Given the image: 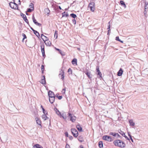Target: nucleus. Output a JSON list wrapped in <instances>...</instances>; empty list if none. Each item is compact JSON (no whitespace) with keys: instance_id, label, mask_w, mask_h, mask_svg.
Here are the masks:
<instances>
[{"instance_id":"obj_2","label":"nucleus","mask_w":148,"mask_h":148,"mask_svg":"<svg viewBox=\"0 0 148 148\" xmlns=\"http://www.w3.org/2000/svg\"><path fill=\"white\" fill-rule=\"evenodd\" d=\"M68 118L70 119V120L72 122H74L76 119V117L73 114L69 112L68 114Z\"/></svg>"},{"instance_id":"obj_7","label":"nucleus","mask_w":148,"mask_h":148,"mask_svg":"<svg viewBox=\"0 0 148 148\" xmlns=\"http://www.w3.org/2000/svg\"><path fill=\"white\" fill-rule=\"evenodd\" d=\"M102 139L103 140L109 142H111L112 140V138L110 136H108L107 135H105L103 136L102 137Z\"/></svg>"},{"instance_id":"obj_45","label":"nucleus","mask_w":148,"mask_h":148,"mask_svg":"<svg viewBox=\"0 0 148 148\" xmlns=\"http://www.w3.org/2000/svg\"><path fill=\"white\" fill-rule=\"evenodd\" d=\"M65 147L66 148H71L69 145L68 144H66Z\"/></svg>"},{"instance_id":"obj_21","label":"nucleus","mask_w":148,"mask_h":148,"mask_svg":"<svg viewBox=\"0 0 148 148\" xmlns=\"http://www.w3.org/2000/svg\"><path fill=\"white\" fill-rule=\"evenodd\" d=\"M41 38L44 42L47 40L48 39V38L45 36L43 35V34H42L41 35Z\"/></svg>"},{"instance_id":"obj_4","label":"nucleus","mask_w":148,"mask_h":148,"mask_svg":"<svg viewBox=\"0 0 148 148\" xmlns=\"http://www.w3.org/2000/svg\"><path fill=\"white\" fill-rule=\"evenodd\" d=\"M9 5L10 7L12 9L15 10L18 9V5L17 4H16L14 2H10L9 3Z\"/></svg>"},{"instance_id":"obj_63","label":"nucleus","mask_w":148,"mask_h":148,"mask_svg":"<svg viewBox=\"0 0 148 148\" xmlns=\"http://www.w3.org/2000/svg\"><path fill=\"white\" fill-rule=\"evenodd\" d=\"M73 21L74 22H75V20H73Z\"/></svg>"},{"instance_id":"obj_55","label":"nucleus","mask_w":148,"mask_h":148,"mask_svg":"<svg viewBox=\"0 0 148 148\" xmlns=\"http://www.w3.org/2000/svg\"><path fill=\"white\" fill-rule=\"evenodd\" d=\"M127 133L128 134V135L129 136V137H130V136H132L130 134V133L129 132H128Z\"/></svg>"},{"instance_id":"obj_31","label":"nucleus","mask_w":148,"mask_h":148,"mask_svg":"<svg viewBox=\"0 0 148 148\" xmlns=\"http://www.w3.org/2000/svg\"><path fill=\"white\" fill-rule=\"evenodd\" d=\"M145 11H147L148 10V3H146L145 6Z\"/></svg>"},{"instance_id":"obj_27","label":"nucleus","mask_w":148,"mask_h":148,"mask_svg":"<svg viewBox=\"0 0 148 148\" xmlns=\"http://www.w3.org/2000/svg\"><path fill=\"white\" fill-rule=\"evenodd\" d=\"M54 110L56 111V113L57 114V115L60 116V115L61 114V112L56 108H54Z\"/></svg>"},{"instance_id":"obj_29","label":"nucleus","mask_w":148,"mask_h":148,"mask_svg":"<svg viewBox=\"0 0 148 148\" xmlns=\"http://www.w3.org/2000/svg\"><path fill=\"white\" fill-rule=\"evenodd\" d=\"M14 2L18 5L21 4V2L20 0H14Z\"/></svg>"},{"instance_id":"obj_59","label":"nucleus","mask_w":148,"mask_h":148,"mask_svg":"<svg viewBox=\"0 0 148 148\" xmlns=\"http://www.w3.org/2000/svg\"><path fill=\"white\" fill-rule=\"evenodd\" d=\"M60 53L61 55H64V54H63L62 53V51H61V52H60Z\"/></svg>"},{"instance_id":"obj_51","label":"nucleus","mask_w":148,"mask_h":148,"mask_svg":"<svg viewBox=\"0 0 148 148\" xmlns=\"http://www.w3.org/2000/svg\"><path fill=\"white\" fill-rule=\"evenodd\" d=\"M116 136L117 137H121V136H120L118 134L116 133Z\"/></svg>"},{"instance_id":"obj_3","label":"nucleus","mask_w":148,"mask_h":148,"mask_svg":"<svg viewBox=\"0 0 148 148\" xmlns=\"http://www.w3.org/2000/svg\"><path fill=\"white\" fill-rule=\"evenodd\" d=\"M71 133L74 137L77 138L78 135V132L75 128H72L71 130Z\"/></svg>"},{"instance_id":"obj_22","label":"nucleus","mask_w":148,"mask_h":148,"mask_svg":"<svg viewBox=\"0 0 148 148\" xmlns=\"http://www.w3.org/2000/svg\"><path fill=\"white\" fill-rule=\"evenodd\" d=\"M42 77H43V78L41 79V82L40 83L42 84H46L45 76V75H43Z\"/></svg>"},{"instance_id":"obj_52","label":"nucleus","mask_w":148,"mask_h":148,"mask_svg":"<svg viewBox=\"0 0 148 148\" xmlns=\"http://www.w3.org/2000/svg\"><path fill=\"white\" fill-rule=\"evenodd\" d=\"M109 25L108 26V32L110 30V22H109Z\"/></svg>"},{"instance_id":"obj_17","label":"nucleus","mask_w":148,"mask_h":148,"mask_svg":"<svg viewBox=\"0 0 148 148\" xmlns=\"http://www.w3.org/2000/svg\"><path fill=\"white\" fill-rule=\"evenodd\" d=\"M33 148H43L42 147L38 144H36L34 145L33 147Z\"/></svg>"},{"instance_id":"obj_20","label":"nucleus","mask_w":148,"mask_h":148,"mask_svg":"<svg viewBox=\"0 0 148 148\" xmlns=\"http://www.w3.org/2000/svg\"><path fill=\"white\" fill-rule=\"evenodd\" d=\"M76 127L77 130L79 132H82L83 131L82 129V127L80 126V125L79 124L76 126Z\"/></svg>"},{"instance_id":"obj_47","label":"nucleus","mask_w":148,"mask_h":148,"mask_svg":"<svg viewBox=\"0 0 148 148\" xmlns=\"http://www.w3.org/2000/svg\"><path fill=\"white\" fill-rule=\"evenodd\" d=\"M62 98V96H59V97H58V98L59 100L61 99Z\"/></svg>"},{"instance_id":"obj_34","label":"nucleus","mask_w":148,"mask_h":148,"mask_svg":"<svg viewBox=\"0 0 148 148\" xmlns=\"http://www.w3.org/2000/svg\"><path fill=\"white\" fill-rule=\"evenodd\" d=\"M45 65H41V69L42 71V73L43 74L44 73V71L45 69Z\"/></svg>"},{"instance_id":"obj_13","label":"nucleus","mask_w":148,"mask_h":148,"mask_svg":"<svg viewBox=\"0 0 148 148\" xmlns=\"http://www.w3.org/2000/svg\"><path fill=\"white\" fill-rule=\"evenodd\" d=\"M48 95L49 97H55L54 92L50 90L48 91Z\"/></svg>"},{"instance_id":"obj_41","label":"nucleus","mask_w":148,"mask_h":148,"mask_svg":"<svg viewBox=\"0 0 148 148\" xmlns=\"http://www.w3.org/2000/svg\"><path fill=\"white\" fill-rule=\"evenodd\" d=\"M116 133H113V132H111L110 133V134L111 135H112L113 136H116Z\"/></svg>"},{"instance_id":"obj_57","label":"nucleus","mask_w":148,"mask_h":148,"mask_svg":"<svg viewBox=\"0 0 148 148\" xmlns=\"http://www.w3.org/2000/svg\"><path fill=\"white\" fill-rule=\"evenodd\" d=\"M147 11H144V14H146V13H147Z\"/></svg>"},{"instance_id":"obj_37","label":"nucleus","mask_w":148,"mask_h":148,"mask_svg":"<svg viewBox=\"0 0 148 148\" xmlns=\"http://www.w3.org/2000/svg\"><path fill=\"white\" fill-rule=\"evenodd\" d=\"M22 35L23 37V38L22 40V42H23L24 40L25 39H26L27 38V36H26V35H25V34L24 33H23L22 34Z\"/></svg>"},{"instance_id":"obj_42","label":"nucleus","mask_w":148,"mask_h":148,"mask_svg":"<svg viewBox=\"0 0 148 148\" xmlns=\"http://www.w3.org/2000/svg\"><path fill=\"white\" fill-rule=\"evenodd\" d=\"M119 133L123 136L124 135L125 136V133L123 131H121Z\"/></svg>"},{"instance_id":"obj_23","label":"nucleus","mask_w":148,"mask_h":148,"mask_svg":"<svg viewBox=\"0 0 148 148\" xmlns=\"http://www.w3.org/2000/svg\"><path fill=\"white\" fill-rule=\"evenodd\" d=\"M129 123L130 124V125L132 126H134L135 125V123L134 122L133 120L132 119H130L129 120Z\"/></svg>"},{"instance_id":"obj_28","label":"nucleus","mask_w":148,"mask_h":148,"mask_svg":"<svg viewBox=\"0 0 148 148\" xmlns=\"http://www.w3.org/2000/svg\"><path fill=\"white\" fill-rule=\"evenodd\" d=\"M99 146L100 148H103V143L101 141H100L99 142Z\"/></svg>"},{"instance_id":"obj_19","label":"nucleus","mask_w":148,"mask_h":148,"mask_svg":"<svg viewBox=\"0 0 148 148\" xmlns=\"http://www.w3.org/2000/svg\"><path fill=\"white\" fill-rule=\"evenodd\" d=\"M60 118L62 117L64 120L66 119L67 118V116L66 113H64L62 114H61L60 116Z\"/></svg>"},{"instance_id":"obj_1","label":"nucleus","mask_w":148,"mask_h":148,"mask_svg":"<svg viewBox=\"0 0 148 148\" xmlns=\"http://www.w3.org/2000/svg\"><path fill=\"white\" fill-rule=\"evenodd\" d=\"M113 143L116 146L122 148H124L125 147V144L124 143L120 140H115Z\"/></svg>"},{"instance_id":"obj_14","label":"nucleus","mask_w":148,"mask_h":148,"mask_svg":"<svg viewBox=\"0 0 148 148\" xmlns=\"http://www.w3.org/2000/svg\"><path fill=\"white\" fill-rule=\"evenodd\" d=\"M123 72V71L122 69L121 68L117 72V75L118 76H121Z\"/></svg>"},{"instance_id":"obj_35","label":"nucleus","mask_w":148,"mask_h":148,"mask_svg":"<svg viewBox=\"0 0 148 148\" xmlns=\"http://www.w3.org/2000/svg\"><path fill=\"white\" fill-rule=\"evenodd\" d=\"M68 15L65 12H64L63 13H62V17H67L68 16Z\"/></svg>"},{"instance_id":"obj_54","label":"nucleus","mask_w":148,"mask_h":148,"mask_svg":"<svg viewBox=\"0 0 148 148\" xmlns=\"http://www.w3.org/2000/svg\"><path fill=\"white\" fill-rule=\"evenodd\" d=\"M55 49L56 50H57L58 51H60V49H58L56 47H55Z\"/></svg>"},{"instance_id":"obj_6","label":"nucleus","mask_w":148,"mask_h":148,"mask_svg":"<svg viewBox=\"0 0 148 148\" xmlns=\"http://www.w3.org/2000/svg\"><path fill=\"white\" fill-rule=\"evenodd\" d=\"M88 7L90 8V10L94 12L95 10V5L94 2H92L90 3L88 5Z\"/></svg>"},{"instance_id":"obj_32","label":"nucleus","mask_w":148,"mask_h":148,"mask_svg":"<svg viewBox=\"0 0 148 148\" xmlns=\"http://www.w3.org/2000/svg\"><path fill=\"white\" fill-rule=\"evenodd\" d=\"M120 3L121 5H123L125 8L126 7V5L123 1H120Z\"/></svg>"},{"instance_id":"obj_12","label":"nucleus","mask_w":148,"mask_h":148,"mask_svg":"<svg viewBox=\"0 0 148 148\" xmlns=\"http://www.w3.org/2000/svg\"><path fill=\"white\" fill-rule=\"evenodd\" d=\"M35 120L36 123L40 126V127H42V125H41V121L39 119L38 117H36L35 118Z\"/></svg>"},{"instance_id":"obj_39","label":"nucleus","mask_w":148,"mask_h":148,"mask_svg":"<svg viewBox=\"0 0 148 148\" xmlns=\"http://www.w3.org/2000/svg\"><path fill=\"white\" fill-rule=\"evenodd\" d=\"M116 40H118L120 42L123 43V41L121 40L119 38V37L118 36H117L116 37Z\"/></svg>"},{"instance_id":"obj_36","label":"nucleus","mask_w":148,"mask_h":148,"mask_svg":"<svg viewBox=\"0 0 148 148\" xmlns=\"http://www.w3.org/2000/svg\"><path fill=\"white\" fill-rule=\"evenodd\" d=\"M58 36V32L56 30L55 32L54 37L56 39H57Z\"/></svg>"},{"instance_id":"obj_10","label":"nucleus","mask_w":148,"mask_h":148,"mask_svg":"<svg viewBox=\"0 0 148 148\" xmlns=\"http://www.w3.org/2000/svg\"><path fill=\"white\" fill-rule=\"evenodd\" d=\"M61 73L59 74V77H60L61 76L62 77L61 79H62V80L64 79V73L63 71H62V70L60 71Z\"/></svg>"},{"instance_id":"obj_16","label":"nucleus","mask_w":148,"mask_h":148,"mask_svg":"<svg viewBox=\"0 0 148 148\" xmlns=\"http://www.w3.org/2000/svg\"><path fill=\"white\" fill-rule=\"evenodd\" d=\"M21 15L22 17L23 18V20L27 23H28V20L27 19L26 16L25 14H21Z\"/></svg>"},{"instance_id":"obj_60","label":"nucleus","mask_w":148,"mask_h":148,"mask_svg":"<svg viewBox=\"0 0 148 148\" xmlns=\"http://www.w3.org/2000/svg\"><path fill=\"white\" fill-rule=\"evenodd\" d=\"M80 148H84L81 145L80 146Z\"/></svg>"},{"instance_id":"obj_46","label":"nucleus","mask_w":148,"mask_h":148,"mask_svg":"<svg viewBox=\"0 0 148 148\" xmlns=\"http://www.w3.org/2000/svg\"><path fill=\"white\" fill-rule=\"evenodd\" d=\"M65 87L64 88H63L62 90V92L63 93H65V90H66V89H65Z\"/></svg>"},{"instance_id":"obj_40","label":"nucleus","mask_w":148,"mask_h":148,"mask_svg":"<svg viewBox=\"0 0 148 148\" xmlns=\"http://www.w3.org/2000/svg\"><path fill=\"white\" fill-rule=\"evenodd\" d=\"M34 8H30L27 9V12H30L34 10Z\"/></svg>"},{"instance_id":"obj_58","label":"nucleus","mask_w":148,"mask_h":148,"mask_svg":"<svg viewBox=\"0 0 148 148\" xmlns=\"http://www.w3.org/2000/svg\"><path fill=\"white\" fill-rule=\"evenodd\" d=\"M46 10H47V11H48L49 12L48 13H49V9H46Z\"/></svg>"},{"instance_id":"obj_43","label":"nucleus","mask_w":148,"mask_h":148,"mask_svg":"<svg viewBox=\"0 0 148 148\" xmlns=\"http://www.w3.org/2000/svg\"><path fill=\"white\" fill-rule=\"evenodd\" d=\"M68 72L69 73V74H72V71L71 69V68H69L68 70Z\"/></svg>"},{"instance_id":"obj_53","label":"nucleus","mask_w":148,"mask_h":148,"mask_svg":"<svg viewBox=\"0 0 148 148\" xmlns=\"http://www.w3.org/2000/svg\"><path fill=\"white\" fill-rule=\"evenodd\" d=\"M130 139L131 140V141L132 142H134L133 140V139H132V136H130Z\"/></svg>"},{"instance_id":"obj_11","label":"nucleus","mask_w":148,"mask_h":148,"mask_svg":"<svg viewBox=\"0 0 148 148\" xmlns=\"http://www.w3.org/2000/svg\"><path fill=\"white\" fill-rule=\"evenodd\" d=\"M84 73L89 79H91L92 78V75L91 74L90 72H89L88 71H87L84 72Z\"/></svg>"},{"instance_id":"obj_48","label":"nucleus","mask_w":148,"mask_h":148,"mask_svg":"<svg viewBox=\"0 0 148 148\" xmlns=\"http://www.w3.org/2000/svg\"><path fill=\"white\" fill-rule=\"evenodd\" d=\"M123 136L127 140H130V139L125 135V136Z\"/></svg>"},{"instance_id":"obj_26","label":"nucleus","mask_w":148,"mask_h":148,"mask_svg":"<svg viewBox=\"0 0 148 148\" xmlns=\"http://www.w3.org/2000/svg\"><path fill=\"white\" fill-rule=\"evenodd\" d=\"M40 107L42 109L44 114H48L47 111L45 110L43 106L42 105H41Z\"/></svg>"},{"instance_id":"obj_5","label":"nucleus","mask_w":148,"mask_h":148,"mask_svg":"<svg viewBox=\"0 0 148 148\" xmlns=\"http://www.w3.org/2000/svg\"><path fill=\"white\" fill-rule=\"evenodd\" d=\"M41 49V52L42 54V56L44 58H45L46 55L45 53V45L44 43H42L41 44L40 46Z\"/></svg>"},{"instance_id":"obj_18","label":"nucleus","mask_w":148,"mask_h":148,"mask_svg":"<svg viewBox=\"0 0 148 148\" xmlns=\"http://www.w3.org/2000/svg\"><path fill=\"white\" fill-rule=\"evenodd\" d=\"M55 97H49V101L52 104L55 101Z\"/></svg>"},{"instance_id":"obj_50","label":"nucleus","mask_w":148,"mask_h":148,"mask_svg":"<svg viewBox=\"0 0 148 148\" xmlns=\"http://www.w3.org/2000/svg\"><path fill=\"white\" fill-rule=\"evenodd\" d=\"M65 136L66 137H68L69 136H68V135H69L68 133L67 132H65Z\"/></svg>"},{"instance_id":"obj_56","label":"nucleus","mask_w":148,"mask_h":148,"mask_svg":"<svg viewBox=\"0 0 148 148\" xmlns=\"http://www.w3.org/2000/svg\"><path fill=\"white\" fill-rule=\"evenodd\" d=\"M58 94H56V95L55 97H57L58 98V97H59L58 96Z\"/></svg>"},{"instance_id":"obj_62","label":"nucleus","mask_w":148,"mask_h":148,"mask_svg":"<svg viewBox=\"0 0 148 148\" xmlns=\"http://www.w3.org/2000/svg\"><path fill=\"white\" fill-rule=\"evenodd\" d=\"M59 51V53H60V52H61V50L60 49V51Z\"/></svg>"},{"instance_id":"obj_49","label":"nucleus","mask_w":148,"mask_h":148,"mask_svg":"<svg viewBox=\"0 0 148 148\" xmlns=\"http://www.w3.org/2000/svg\"><path fill=\"white\" fill-rule=\"evenodd\" d=\"M69 138L70 140H72L73 139V137L72 136H69Z\"/></svg>"},{"instance_id":"obj_8","label":"nucleus","mask_w":148,"mask_h":148,"mask_svg":"<svg viewBox=\"0 0 148 148\" xmlns=\"http://www.w3.org/2000/svg\"><path fill=\"white\" fill-rule=\"evenodd\" d=\"M96 70L97 73V75H99V78H101L102 77V74L99 70V66H97L96 67Z\"/></svg>"},{"instance_id":"obj_15","label":"nucleus","mask_w":148,"mask_h":148,"mask_svg":"<svg viewBox=\"0 0 148 148\" xmlns=\"http://www.w3.org/2000/svg\"><path fill=\"white\" fill-rule=\"evenodd\" d=\"M44 42L46 45L47 46H51V42L49 40V39L45 41Z\"/></svg>"},{"instance_id":"obj_24","label":"nucleus","mask_w":148,"mask_h":148,"mask_svg":"<svg viewBox=\"0 0 148 148\" xmlns=\"http://www.w3.org/2000/svg\"><path fill=\"white\" fill-rule=\"evenodd\" d=\"M77 139L78 140L81 142H82L83 141H84V140L83 137L82 136H79L78 137Z\"/></svg>"},{"instance_id":"obj_30","label":"nucleus","mask_w":148,"mask_h":148,"mask_svg":"<svg viewBox=\"0 0 148 148\" xmlns=\"http://www.w3.org/2000/svg\"><path fill=\"white\" fill-rule=\"evenodd\" d=\"M77 60L76 58H74L72 61V64H77Z\"/></svg>"},{"instance_id":"obj_33","label":"nucleus","mask_w":148,"mask_h":148,"mask_svg":"<svg viewBox=\"0 0 148 148\" xmlns=\"http://www.w3.org/2000/svg\"><path fill=\"white\" fill-rule=\"evenodd\" d=\"M33 30L34 32V34H35L36 36H40L39 34L37 31H35L34 30Z\"/></svg>"},{"instance_id":"obj_38","label":"nucleus","mask_w":148,"mask_h":148,"mask_svg":"<svg viewBox=\"0 0 148 148\" xmlns=\"http://www.w3.org/2000/svg\"><path fill=\"white\" fill-rule=\"evenodd\" d=\"M70 16L75 18L77 17L76 15L75 14H70Z\"/></svg>"},{"instance_id":"obj_44","label":"nucleus","mask_w":148,"mask_h":148,"mask_svg":"<svg viewBox=\"0 0 148 148\" xmlns=\"http://www.w3.org/2000/svg\"><path fill=\"white\" fill-rule=\"evenodd\" d=\"M29 7H30V8H34L33 4L32 3H30V5H29Z\"/></svg>"},{"instance_id":"obj_61","label":"nucleus","mask_w":148,"mask_h":148,"mask_svg":"<svg viewBox=\"0 0 148 148\" xmlns=\"http://www.w3.org/2000/svg\"><path fill=\"white\" fill-rule=\"evenodd\" d=\"M59 9H60V10L61 9V8L60 6H59Z\"/></svg>"},{"instance_id":"obj_9","label":"nucleus","mask_w":148,"mask_h":148,"mask_svg":"<svg viewBox=\"0 0 148 148\" xmlns=\"http://www.w3.org/2000/svg\"><path fill=\"white\" fill-rule=\"evenodd\" d=\"M32 19L33 22L36 25L39 26H41V24L40 23H38L37 21L35 19L34 16H33Z\"/></svg>"},{"instance_id":"obj_25","label":"nucleus","mask_w":148,"mask_h":148,"mask_svg":"<svg viewBox=\"0 0 148 148\" xmlns=\"http://www.w3.org/2000/svg\"><path fill=\"white\" fill-rule=\"evenodd\" d=\"M47 114H43L42 115V119L44 120L45 121L47 119H49V117H48L47 116Z\"/></svg>"}]
</instances>
